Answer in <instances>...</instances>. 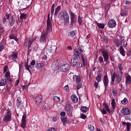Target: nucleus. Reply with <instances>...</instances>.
Masks as SVG:
<instances>
[{"label": "nucleus", "mask_w": 131, "mask_h": 131, "mask_svg": "<svg viewBox=\"0 0 131 131\" xmlns=\"http://www.w3.org/2000/svg\"><path fill=\"white\" fill-rule=\"evenodd\" d=\"M117 90H113V94L114 96L116 97V96H117Z\"/></svg>", "instance_id": "48"}, {"label": "nucleus", "mask_w": 131, "mask_h": 131, "mask_svg": "<svg viewBox=\"0 0 131 131\" xmlns=\"http://www.w3.org/2000/svg\"><path fill=\"white\" fill-rule=\"evenodd\" d=\"M79 62L78 58H75V57H73L71 59V64L73 67H75L77 63Z\"/></svg>", "instance_id": "9"}, {"label": "nucleus", "mask_w": 131, "mask_h": 131, "mask_svg": "<svg viewBox=\"0 0 131 131\" xmlns=\"http://www.w3.org/2000/svg\"><path fill=\"white\" fill-rule=\"evenodd\" d=\"M103 82L104 83L105 89H107L108 84L109 83V79L107 75H105L103 78Z\"/></svg>", "instance_id": "10"}, {"label": "nucleus", "mask_w": 131, "mask_h": 131, "mask_svg": "<svg viewBox=\"0 0 131 131\" xmlns=\"http://www.w3.org/2000/svg\"><path fill=\"white\" fill-rule=\"evenodd\" d=\"M43 66H45L43 63H37L35 65L36 68H37L38 69H40V68H42Z\"/></svg>", "instance_id": "27"}, {"label": "nucleus", "mask_w": 131, "mask_h": 131, "mask_svg": "<svg viewBox=\"0 0 131 131\" xmlns=\"http://www.w3.org/2000/svg\"><path fill=\"white\" fill-rule=\"evenodd\" d=\"M88 128H89V129H90V130H94L95 129V127H94L92 125H89Z\"/></svg>", "instance_id": "46"}, {"label": "nucleus", "mask_w": 131, "mask_h": 131, "mask_svg": "<svg viewBox=\"0 0 131 131\" xmlns=\"http://www.w3.org/2000/svg\"><path fill=\"white\" fill-rule=\"evenodd\" d=\"M53 100H54L55 102H60V97L56 96L53 97Z\"/></svg>", "instance_id": "42"}, {"label": "nucleus", "mask_w": 131, "mask_h": 131, "mask_svg": "<svg viewBox=\"0 0 131 131\" xmlns=\"http://www.w3.org/2000/svg\"><path fill=\"white\" fill-rule=\"evenodd\" d=\"M27 116V114H26V112L24 113L21 120L26 121Z\"/></svg>", "instance_id": "40"}, {"label": "nucleus", "mask_w": 131, "mask_h": 131, "mask_svg": "<svg viewBox=\"0 0 131 131\" xmlns=\"http://www.w3.org/2000/svg\"><path fill=\"white\" fill-rule=\"evenodd\" d=\"M54 12H55V4H53L52 6L51 10V14L52 15V16L54 15Z\"/></svg>", "instance_id": "36"}, {"label": "nucleus", "mask_w": 131, "mask_h": 131, "mask_svg": "<svg viewBox=\"0 0 131 131\" xmlns=\"http://www.w3.org/2000/svg\"><path fill=\"white\" fill-rule=\"evenodd\" d=\"M128 102V100L126 98H125L123 100L121 101L122 104H123L124 105H125V104H127Z\"/></svg>", "instance_id": "39"}, {"label": "nucleus", "mask_w": 131, "mask_h": 131, "mask_svg": "<svg viewBox=\"0 0 131 131\" xmlns=\"http://www.w3.org/2000/svg\"><path fill=\"white\" fill-rule=\"evenodd\" d=\"M47 24L46 31L51 32L52 31V22L51 21V19H47Z\"/></svg>", "instance_id": "11"}, {"label": "nucleus", "mask_w": 131, "mask_h": 131, "mask_svg": "<svg viewBox=\"0 0 131 131\" xmlns=\"http://www.w3.org/2000/svg\"><path fill=\"white\" fill-rule=\"evenodd\" d=\"M64 90L65 91H66L67 92H69V86H68V85H66L64 87Z\"/></svg>", "instance_id": "54"}, {"label": "nucleus", "mask_w": 131, "mask_h": 131, "mask_svg": "<svg viewBox=\"0 0 131 131\" xmlns=\"http://www.w3.org/2000/svg\"><path fill=\"white\" fill-rule=\"evenodd\" d=\"M111 104L113 108H115V100L114 99L112 100Z\"/></svg>", "instance_id": "50"}, {"label": "nucleus", "mask_w": 131, "mask_h": 131, "mask_svg": "<svg viewBox=\"0 0 131 131\" xmlns=\"http://www.w3.org/2000/svg\"><path fill=\"white\" fill-rule=\"evenodd\" d=\"M118 68L119 69V70H122V65L121 64H119L118 66Z\"/></svg>", "instance_id": "59"}, {"label": "nucleus", "mask_w": 131, "mask_h": 131, "mask_svg": "<svg viewBox=\"0 0 131 131\" xmlns=\"http://www.w3.org/2000/svg\"><path fill=\"white\" fill-rule=\"evenodd\" d=\"M104 107L106 109V111L108 112V113H111V110H110V108H109L108 104L104 103Z\"/></svg>", "instance_id": "33"}, {"label": "nucleus", "mask_w": 131, "mask_h": 131, "mask_svg": "<svg viewBox=\"0 0 131 131\" xmlns=\"http://www.w3.org/2000/svg\"><path fill=\"white\" fill-rule=\"evenodd\" d=\"M8 69H9V67L8 66H6L4 68V72H7Z\"/></svg>", "instance_id": "55"}, {"label": "nucleus", "mask_w": 131, "mask_h": 131, "mask_svg": "<svg viewBox=\"0 0 131 131\" xmlns=\"http://www.w3.org/2000/svg\"><path fill=\"white\" fill-rule=\"evenodd\" d=\"M123 45L124 48H126L127 47V42H126V40L124 41L123 42Z\"/></svg>", "instance_id": "56"}, {"label": "nucleus", "mask_w": 131, "mask_h": 131, "mask_svg": "<svg viewBox=\"0 0 131 131\" xmlns=\"http://www.w3.org/2000/svg\"><path fill=\"white\" fill-rule=\"evenodd\" d=\"M126 125H127V127H126L127 131H129V130H130V125H131L130 123L127 122V123H126Z\"/></svg>", "instance_id": "44"}, {"label": "nucleus", "mask_w": 131, "mask_h": 131, "mask_svg": "<svg viewBox=\"0 0 131 131\" xmlns=\"http://www.w3.org/2000/svg\"><path fill=\"white\" fill-rule=\"evenodd\" d=\"M70 37H75V32L74 31L70 32Z\"/></svg>", "instance_id": "41"}, {"label": "nucleus", "mask_w": 131, "mask_h": 131, "mask_svg": "<svg viewBox=\"0 0 131 131\" xmlns=\"http://www.w3.org/2000/svg\"><path fill=\"white\" fill-rule=\"evenodd\" d=\"M82 62H83V66L85 67L86 63H85V59H84V56L83 55L81 56Z\"/></svg>", "instance_id": "43"}, {"label": "nucleus", "mask_w": 131, "mask_h": 131, "mask_svg": "<svg viewBox=\"0 0 131 131\" xmlns=\"http://www.w3.org/2000/svg\"><path fill=\"white\" fill-rule=\"evenodd\" d=\"M51 33V32H49L48 31H43L41 35L40 36V42H47V37L48 36V35L49 34V33Z\"/></svg>", "instance_id": "2"}, {"label": "nucleus", "mask_w": 131, "mask_h": 131, "mask_svg": "<svg viewBox=\"0 0 131 131\" xmlns=\"http://www.w3.org/2000/svg\"><path fill=\"white\" fill-rule=\"evenodd\" d=\"M76 88L77 90H80L82 87V84H81V82H79L78 83H76Z\"/></svg>", "instance_id": "34"}, {"label": "nucleus", "mask_w": 131, "mask_h": 131, "mask_svg": "<svg viewBox=\"0 0 131 131\" xmlns=\"http://www.w3.org/2000/svg\"><path fill=\"white\" fill-rule=\"evenodd\" d=\"M121 43H122V41H125V39H124V37H120Z\"/></svg>", "instance_id": "61"}, {"label": "nucleus", "mask_w": 131, "mask_h": 131, "mask_svg": "<svg viewBox=\"0 0 131 131\" xmlns=\"http://www.w3.org/2000/svg\"><path fill=\"white\" fill-rule=\"evenodd\" d=\"M78 21L79 25H81V24L82 23V19L80 15L78 16Z\"/></svg>", "instance_id": "45"}, {"label": "nucleus", "mask_w": 131, "mask_h": 131, "mask_svg": "<svg viewBox=\"0 0 131 131\" xmlns=\"http://www.w3.org/2000/svg\"><path fill=\"white\" fill-rule=\"evenodd\" d=\"M120 53L122 56H125V51H124V49H123V46H120Z\"/></svg>", "instance_id": "26"}, {"label": "nucleus", "mask_w": 131, "mask_h": 131, "mask_svg": "<svg viewBox=\"0 0 131 131\" xmlns=\"http://www.w3.org/2000/svg\"><path fill=\"white\" fill-rule=\"evenodd\" d=\"M36 62H35V60H33L31 63H30V65H31L32 66H34V64L36 63Z\"/></svg>", "instance_id": "57"}, {"label": "nucleus", "mask_w": 131, "mask_h": 131, "mask_svg": "<svg viewBox=\"0 0 131 131\" xmlns=\"http://www.w3.org/2000/svg\"><path fill=\"white\" fill-rule=\"evenodd\" d=\"M99 62L101 64H102V63H103L104 62V59L103 58V57L100 56L99 57Z\"/></svg>", "instance_id": "53"}, {"label": "nucleus", "mask_w": 131, "mask_h": 131, "mask_svg": "<svg viewBox=\"0 0 131 131\" xmlns=\"http://www.w3.org/2000/svg\"><path fill=\"white\" fill-rule=\"evenodd\" d=\"M5 46L3 45H0V52H2L4 50Z\"/></svg>", "instance_id": "58"}, {"label": "nucleus", "mask_w": 131, "mask_h": 131, "mask_svg": "<svg viewBox=\"0 0 131 131\" xmlns=\"http://www.w3.org/2000/svg\"><path fill=\"white\" fill-rule=\"evenodd\" d=\"M35 101L36 104H40V103L42 101V96H41V95H38L36 97Z\"/></svg>", "instance_id": "16"}, {"label": "nucleus", "mask_w": 131, "mask_h": 131, "mask_svg": "<svg viewBox=\"0 0 131 131\" xmlns=\"http://www.w3.org/2000/svg\"><path fill=\"white\" fill-rule=\"evenodd\" d=\"M9 24L10 27H12V26H14V25L15 24V18H14L13 16H12L10 18L9 21Z\"/></svg>", "instance_id": "18"}, {"label": "nucleus", "mask_w": 131, "mask_h": 131, "mask_svg": "<svg viewBox=\"0 0 131 131\" xmlns=\"http://www.w3.org/2000/svg\"><path fill=\"white\" fill-rule=\"evenodd\" d=\"M115 76H116L115 74H113V75H112V76H111V78H112L111 84H112V85H114V81H115Z\"/></svg>", "instance_id": "29"}, {"label": "nucleus", "mask_w": 131, "mask_h": 131, "mask_svg": "<svg viewBox=\"0 0 131 131\" xmlns=\"http://www.w3.org/2000/svg\"><path fill=\"white\" fill-rule=\"evenodd\" d=\"M97 82H100L102 79V77H99L97 76L96 78Z\"/></svg>", "instance_id": "51"}, {"label": "nucleus", "mask_w": 131, "mask_h": 131, "mask_svg": "<svg viewBox=\"0 0 131 131\" xmlns=\"http://www.w3.org/2000/svg\"><path fill=\"white\" fill-rule=\"evenodd\" d=\"M9 38H10V39H14L15 41H18V40H19V39H18L17 37L14 36L13 34L9 36Z\"/></svg>", "instance_id": "32"}, {"label": "nucleus", "mask_w": 131, "mask_h": 131, "mask_svg": "<svg viewBox=\"0 0 131 131\" xmlns=\"http://www.w3.org/2000/svg\"><path fill=\"white\" fill-rule=\"evenodd\" d=\"M6 91H7V92H10V90H11V88L8 87V85L6 86Z\"/></svg>", "instance_id": "64"}, {"label": "nucleus", "mask_w": 131, "mask_h": 131, "mask_svg": "<svg viewBox=\"0 0 131 131\" xmlns=\"http://www.w3.org/2000/svg\"><path fill=\"white\" fill-rule=\"evenodd\" d=\"M99 85V83L97 82H95V83H94V86L96 89H97V88H98Z\"/></svg>", "instance_id": "63"}, {"label": "nucleus", "mask_w": 131, "mask_h": 131, "mask_svg": "<svg viewBox=\"0 0 131 131\" xmlns=\"http://www.w3.org/2000/svg\"><path fill=\"white\" fill-rule=\"evenodd\" d=\"M19 82H20V80H19V79L15 81V85L16 86H17V85H18V84H19Z\"/></svg>", "instance_id": "62"}, {"label": "nucleus", "mask_w": 131, "mask_h": 131, "mask_svg": "<svg viewBox=\"0 0 131 131\" xmlns=\"http://www.w3.org/2000/svg\"><path fill=\"white\" fill-rule=\"evenodd\" d=\"M108 26L110 28H113L116 26V21L114 20H111L108 23Z\"/></svg>", "instance_id": "15"}, {"label": "nucleus", "mask_w": 131, "mask_h": 131, "mask_svg": "<svg viewBox=\"0 0 131 131\" xmlns=\"http://www.w3.org/2000/svg\"><path fill=\"white\" fill-rule=\"evenodd\" d=\"M101 54L103 57L104 61L105 62H108V60H109V53L103 47L101 48Z\"/></svg>", "instance_id": "3"}, {"label": "nucleus", "mask_w": 131, "mask_h": 131, "mask_svg": "<svg viewBox=\"0 0 131 131\" xmlns=\"http://www.w3.org/2000/svg\"><path fill=\"white\" fill-rule=\"evenodd\" d=\"M11 118L12 113L10 112V111L8 110L7 114L4 116L3 120L4 122H9V121H11Z\"/></svg>", "instance_id": "4"}, {"label": "nucleus", "mask_w": 131, "mask_h": 131, "mask_svg": "<svg viewBox=\"0 0 131 131\" xmlns=\"http://www.w3.org/2000/svg\"><path fill=\"white\" fill-rule=\"evenodd\" d=\"M59 69L61 72H67V71L70 69V65L68 63H66L61 66L59 67Z\"/></svg>", "instance_id": "6"}, {"label": "nucleus", "mask_w": 131, "mask_h": 131, "mask_svg": "<svg viewBox=\"0 0 131 131\" xmlns=\"http://www.w3.org/2000/svg\"><path fill=\"white\" fill-rule=\"evenodd\" d=\"M58 18L60 19V20H64V25L67 26V25L69 24V18L70 17L67 11H64L60 12L58 14Z\"/></svg>", "instance_id": "1"}, {"label": "nucleus", "mask_w": 131, "mask_h": 131, "mask_svg": "<svg viewBox=\"0 0 131 131\" xmlns=\"http://www.w3.org/2000/svg\"><path fill=\"white\" fill-rule=\"evenodd\" d=\"M97 26L99 28H100V29H104V28H105V24H104L97 23Z\"/></svg>", "instance_id": "28"}, {"label": "nucleus", "mask_w": 131, "mask_h": 131, "mask_svg": "<svg viewBox=\"0 0 131 131\" xmlns=\"http://www.w3.org/2000/svg\"><path fill=\"white\" fill-rule=\"evenodd\" d=\"M121 113H122L123 115H128L130 114V111L127 108H122Z\"/></svg>", "instance_id": "14"}, {"label": "nucleus", "mask_w": 131, "mask_h": 131, "mask_svg": "<svg viewBox=\"0 0 131 131\" xmlns=\"http://www.w3.org/2000/svg\"><path fill=\"white\" fill-rule=\"evenodd\" d=\"M28 61H29V59H27V61L25 63V67L26 69L28 70L29 72H30V73H31V70L30 69H32V67L28 64Z\"/></svg>", "instance_id": "13"}, {"label": "nucleus", "mask_w": 131, "mask_h": 131, "mask_svg": "<svg viewBox=\"0 0 131 131\" xmlns=\"http://www.w3.org/2000/svg\"><path fill=\"white\" fill-rule=\"evenodd\" d=\"M115 46L117 48H118L119 46H120V44L121 43V42L119 39H116L115 40Z\"/></svg>", "instance_id": "31"}, {"label": "nucleus", "mask_w": 131, "mask_h": 131, "mask_svg": "<svg viewBox=\"0 0 131 131\" xmlns=\"http://www.w3.org/2000/svg\"><path fill=\"white\" fill-rule=\"evenodd\" d=\"M88 117V116L83 114H81V117L80 118H81L82 119H85L86 118Z\"/></svg>", "instance_id": "47"}, {"label": "nucleus", "mask_w": 131, "mask_h": 131, "mask_svg": "<svg viewBox=\"0 0 131 131\" xmlns=\"http://www.w3.org/2000/svg\"><path fill=\"white\" fill-rule=\"evenodd\" d=\"M71 100L74 103H77L78 102V98L75 95H72L71 96Z\"/></svg>", "instance_id": "21"}, {"label": "nucleus", "mask_w": 131, "mask_h": 131, "mask_svg": "<svg viewBox=\"0 0 131 131\" xmlns=\"http://www.w3.org/2000/svg\"><path fill=\"white\" fill-rule=\"evenodd\" d=\"M65 111L68 116L72 117V107L70 105L66 104L65 105Z\"/></svg>", "instance_id": "5"}, {"label": "nucleus", "mask_w": 131, "mask_h": 131, "mask_svg": "<svg viewBox=\"0 0 131 131\" xmlns=\"http://www.w3.org/2000/svg\"><path fill=\"white\" fill-rule=\"evenodd\" d=\"M74 58L78 59L79 58V51L77 50L74 53Z\"/></svg>", "instance_id": "35"}, {"label": "nucleus", "mask_w": 131, "mask_h": 131, "mask_svg": "<svg viewBox=\"0 0 131 131\" xmlns=\"http://www.w3.org/2000/svg\"><path fill=\"white\" fill-rule=\"evenodd\" d=\"M74 18H75V15L74 13H71V26L72 27L73 26V24L74 23Z\"/></svg>", "instance_id": "20"}, {"label": "nucleus", "mask_w": 131, "mask_h": 131, "mask_svg": "<svg viewBox=\"0 0 131 131\" xmlns=\"http://www.w3.org/2000/svg\"><path fill=\"white\" fill-rule=\"evenodd\" d=\"M61 117H65V115H66V113L65 112H61L60 114Z\"/></svg>", "instance_id": "52"}, {"label": "nucleus", "mask_w": 131, "mask_h": 131, "mask_svg": "<svg viewBox=\"0 0 131 131\" xmlns=\"http://www.w3.org/2000/svg\"><path fill=\"white\" fill-rule=\"evenodd\" d=\"M61 10V6H58L54 12V16H58V14H59V12Z\"/></svg>", "instance_id": "23"}, {"label": "nucleus", "mask_w": 131, "mask_h": 131, "mask_svg": "<svg viewBox=\"0 0 131 131\" xmlns=\"http://www.w3.org/2000/svg\"><path fill=\"white\" fill-rule=\"evenodd\" d=\"M20 126L21 127H22V128H24V129H25V128L26 127V121L21 120V123Z\"/></svg>", "instance_id": "30"}, {"label": "nucleus", "mask_w": 131, "mask_h": 131, "mask_svg": "<svg viewBox=\"0 0 131 131\" xmlns=\"http://www.w3.org/2000/svg\"><path fill=\"white\" fill-rule=\"evenodd\" d=\"M73 79L74 81H75L76 82V83L78 82H81V79L80 78V77L76 75H73Z\"/></svg>", "instance_id": "17"}, {"label": "nucleus", "mask_w": 131, "mask_h": 131, "mask_svg": "<svg viewBox=\"0 0 131 131\" xmlns=\"http://www.w3.org/2000/svg\"><path fill=\"white\" fill-rule=\"evenodd\" d=\"M17 58H18V53L17 52L13 53L10 57H9V58L11 59L13 62H17Z\"/></svg>", "instance_id": "12"}, {"label": "nucleus", "mask_w": 131, "mask_h": 131, "mask_svg": "<svg viewBox=\"0 0 131 131\" xmlns=\"http://www.w3.org/2000/svg\"><path fill=\"white\" fill-rule=\"evenodd\" d=\"M115 74L116 75L115 76L116 80L115 82V84H119V83H120V82L121 81V80H122V77L120 76V75L116 74V72H114L113 73V74Z\"/></svg>", "instance_id": "7"}, {"label": "nucleus", "mask_w": 131, "mask_h": 131, "mask_svg": "<svg viewBox=\"0 0 131 131\" xmlns=\"http://www.w3.org/2000/svg\"><path fill=\"white\" fill-rule=\"evenodd\" d=\"M27 15L24 13H21L20 14V19H27Z\"/></svg>", "instance_id": "38"}, {"label": "nucleus", "mask_w": 131, "mask_h": 131, "mask_svg": "<svg viewBox=\"0 0 131 131\" xmlns=\"http://www.w3.org/2000/svg\"><path fill=\"white\" fill-rule=\"evenodd\" d=\"M60 119L63 123V125H66L67 124V117H62Z\"/></svg>", "instance_id": "22"}, {"label": "nucleus", "mask_w": 131, "mask_h": 131, "mask_svg": "<svg viewBox=\"0 0 131 131\" xmlns=\"http://www.w3.org/2000/svg\"><path fill=\"white\" fill-rule=\"evenodd\" d=\"M7 84V79H1L0 80V86H5Z\"/></svg>", "instance_id": "19"}, {"label": "nucleus", "mask_w": 131, "mask_h": 131, "mask_svg": "<svg viewBox=\"0 0 131 131\" xmlns=\"http://www.w3.org/2000/svg\"><path fill=\"white\" fill-rule=\"evenodd\" d=\"M5 77L6 80L9 81L10 83H12L13 80H12V78H11V73H10V71H7L6 72Z\"/></svg>", "instance_id": "8"}, {"label": "nucleus", "mask_w": 131, "mask_h": 131, "mask_svg": "<svg viewBox=\"0 0 131 131\" xmlns=\"http://www.w3.org/2000/svg\"><path fill=\"white\" fill-rule=\"evenodd\" d=\"M97 76L102 77V71H101L100 70H98L97 72Z\"/></svg>", "instance_id": "49"}, {"label": "nucleus", "mask_w": 131, "mask_h": 131, "mask_svg": "<svg viewBox=\"0 0 131 131\" xmlns=\"http://www.w3.org/2000/svg\"><path fill=\"white\" fill-rule=\"evenodd\" d=\"M101 112H102V114H103V115L107 114V112L106 111V110H105V109L102 110Z\"/></svg>", "instance_id": "60"}, {"label": "nucleus", "mask_w": 131, "mask_h": 131, "mask_svg": "<svg viewBox=\"0 0 131 131\" xmlns=\"http://www.w3.org/2000/svg\"><path fill=\"white\" fill-rule=\"evenodd\" d=\"M126 83L127 84H130L131 83V77L129 75H128L126 77Z\"/></svg>", "instance_id": "24"}, {"label": "nucleus", "mask_w": 131, "mask_h": 131, "mask_svg": "<svg viewBox=\"0 0 131 131\" xmlns=\"http://www.w3.org/2000/svg\"><path fill=\"white\" fill-rule=\"evenodd\" d=\"M80 110L83 113H86L89 110V107L86 106H81Z\"/></svg>", "instance_id": "25"}, {"label": "nucleus", "mask_w": 131, "mask_h": 131, "mask_svg": "<svg viewBox=\"0 0 131 131\" xmlns=\"http://www.w3.org/2000/svg\"><path fill=\"white\" fill-rule=\"evenodd\" d=\"M19 8H20L19 10L22 11V10H26L28 7L25 5H21L20 6Z\"/></svg>", "instance_id": "37"}]
</instances>
